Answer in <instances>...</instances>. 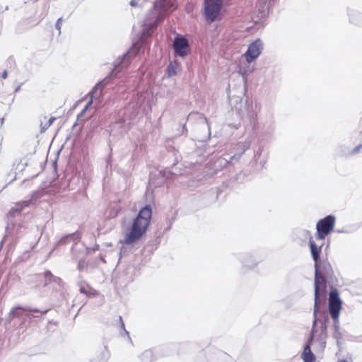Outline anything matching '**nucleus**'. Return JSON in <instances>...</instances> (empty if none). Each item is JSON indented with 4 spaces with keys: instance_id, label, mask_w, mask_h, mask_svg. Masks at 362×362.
<instances>
[{
    "instance_id": "nucleus-24",
    "label": "nucleus",
    "mask_w": 362,
    "mask_h": 362,
    "mask_svg": "<svg viewBox=\"0 0 362 362\" xmlns=\"http://www.w3.org/2000/svg\"><path fill=\"white\" fill-rule=\"evenodd\" d=\"M131 5L134 6H136V3L134 2V1H131Z\"/></svg>"
},
{
    "instance_id": "nucleus-16",
    "label": "nucleus",
    "mask_w": 362,
    "mask_h": 362,
    "mask_svg": "<svg viewBox=\"0 0 362 362\" xmlns=\"http://www.w3.org/2000/svg\"><path fill=\"white\" fill-rule=\"evenodd\" d=\"M177 64L173 63H170L168 67V72L169 76L175 75L177 73Z\"/></svg>"
},
{
    "instance_id": "nucleus-20",
    "label": "nucleus",
    "mask_w": 362,
    "mask_h": 362,
    "mask_svg": "<svg viewBox=\"0 0 362 362\" xmlns=\"http://www.w3.org/2000/svg\"><path fill=\"white\" fill-rule=\"evenodd\" d=\"M193 8H194V5L192 4H189L186 6V9L187 10L188 12L192 11Z\"/></svg>"
},
{
    "instance_id": "nucleus-4",
    "label": "nucleus",
    "mask_w": 362,
    "mask_h": 362,
    "mask_svg": "<svg viewBox=\"0 0 362 362\" xmlns=\"http://www.w3.org/2000/svg\"><path fill=\"white\" fill-rule=\"evenodd\" d=\"M223 0H205L204 14L206 20L214 22L220 13Z\"/></svg>"
},
{
    "instance_id": "nucleus-7",
    "label": "nucleus",
    "mask_w": 362,
    "mask_h": 362,
    "mask_svg": "<svg viewBox=\"0 0 362 362\" xmlns=\"http://www.w3.org/2000/svg\"><path fill=\"white\" fill-rule=\"evenodd\" d=\"M317 320L315 319L313 325V328L310 334V337L308 340L306 345L304 347V349L301 354V358L304 362H315L316 361V357L315 354L312 352L310 346L314 340L316 333H317Z\"/></svg>"
},
{
    "instance_id": "nucleus-23",
    "label": "nucleus",
    "mask_w": 362,
    "mask_h": 362,
    "mask_svg": "<svg viewBox=\"0 0 362 362\" xmlns=\"http://www.w3.org/2000/svg\"><path fill=\"white\" fill-rule=\"evenodd\" d=\"M78 269L79 270H81H81H83V264H81V262H80V263L78 264Z\"/></svg>"
},
{
    "instance_id": "nucleus-22",
    "label": "nucleus",
    "mask_w": 362,
    "mask_h": 362,
    "mask_svg": "<svg viewBox=\"0 0 362 362\" xmlns=\"http://www.w3.org/2000/svg\"><path fill=\"white\" fill-rule=\"evenodd\" d=\"M1 78H7V71H4L2 74H1Z\"/></svg>"
},
{
    "instance_id": "nucleus-18",
    "label": "nucleus",
    "mask_w": 362,
    "mask_h": 362,
    "mask_svg": "<svg viewBox=\"0 0 362 362\" xmlns=\"http://www.w3.org/2000/svg\"><path fill=\"white\" fill-rule=\"evenodd\" d=\"M143 356L144 358H148V356L151 357V358H153V352L151 350H146L144 352L143 354Z\"/></svg>"
},
{
    "instance_id": "nucleus-21",
    "label": "nucleus",
    "mask_w": 362,
    "mask_h": 362,
    "mask_svg": "<svg viewBox=\"0 0 362 362\" xmlns=\"http://www.w3.org/2000/svg\"><path fill=\"white\" fill-rule=\"evenodd\" d=\"M91 103H92V102L90 101V102H89V103L86 105L85 108H84V109L83 110V111L81 112V114H80V115H79V116L82 115H83V114L86 111V110L88 108V106L91 104Z\"/></svg>"
},
{
    "instance_id": "nucleus-10",
    "label": "nucleus",
    "mask_w": 362,
    "mask_h": 362,
    "mask_svg": "<svg viewBox=\"0 0 362 362\" xmlns=\"http://www.w3.org/2000/svg\"><path fill=\"white\" fill-rule=\"evenodd\" d=\"M44 275L45 279V286L52 283H55L59 285L62 284V279L58 276H55L54 275H53V274L49 270H46L44 273Z\"/></svg>"
},
{
    "instance_id": "nucleus-1",
    "label": "nucleus",
    "mask_w": 362,
    "mask_h": 362,
    "mask_svg": "<svg viewBox=\"0 0 362 362\" xmlns=\"http://www.w3.org/2000/svg\"><path fill=\"white\" fill-rule=\"evenodd\" d=\"M309 245L312 257L315 262V305L314 315L316 317L319 312L320 298L326 296L327 282H333L337 280L331 264L327 259H320V255L322 252V245H317L313 238L309 239Z\"/></svg>"
},
{
    "instance_id": "nucleus-2",
    "label": "nucleus",
    "mask_w": 362,
    "mask_h": 362,
    "mask_svg": "<svg viewBox=\"0 0 362 362\" xmlns=\"http://www.w3.org/2000/svg\"><path fill=\"white\" fill-rule=\"evenodd\" d=\"M152 216L150 205L142 208L134 219L131 230L125 234L124 243L129 245L135 243L146 233Z\"/></svg>"
},
{
    "instance_id": "nucleus-11",
    "label": "nucleus",
    "mask_w": 362,
    "mask_h": 362,
    "mask_svg": "<svg viewBox=\"0 0 362 362\" xmlns=\"http://www.w3.org/2000/svg\"><path fill=\"white\" fill-rule=\"evenodd\" d=\"M30 200L20 201L15 204V206L10 210L11 214L20 213L30 204Z\"/></svg>"
},
{
    "instance_id": "nucleus-8",
    "label": "nucleus",
    "mask_w": 362,
    "mask_h": 362,
    "mask_svg": "<svg viewBox=\"0 0 362 362\" xmlns=\"http://www.w3.org/2000/svg\"><path fill=\"white\" fill-rule=\"evenodd\" d=\"M173 49L175 54L180 57H185L189 53V43L186 38L177 37L175 39Z\"/></svg>"
},
{
    "instance_id": "nucleus-15",
    "label": "nucleus",
    "mask_w": 362,
    "mask_h": 362,
    "mask_svg": "<svg viewBox=\"0 0 362 362\" xmlns=\"http://www.w3.org/2000/svg\"><path fill=\"white\" fill-rule=\"evenodd\" d=\"M56 120V117H52L49 119V120L45 124H41L42 132H45L46 129H47Z\"/></svg>"
},
{
    "instance_id": "nucleus-25",
    "label": "nucleus",
    "mask_w": 362,
    "mask_h": 362,
    "mask_svg": "<svg viewBox=\"0 0 362 362\" xmlns=\"http://www.w3.org/2000/svg\"><path fill=\"white\" fill-rule=\"evenodd\" d=\"M338 362H348L346 359H342L339 361Z\"/></svg>"
},
{
    "instance_id": "nucleus-3",
    "label": "nucleus",
    "mask_w": 362,
    "mask_h": 362,
    "mask_svg": "<svg viewBox=\"0 0 362 362\" xmlns=\"http://www.w3.org/2000/svg\"><path fill=\"white\" fill-rule=\"evenodd\" d=\"M336 218L332 215H329L320 219L316 224L315 237L317 240H325L326 236L331 233L334 228Z\"/></svg>"
},
{
    "instance_id": "nucleus-6",
    "label": "nucleus",
    "mask_w": 362,
    "mask_h": 362,
    "mask_svg": "<svg viewBox=\"0 0 362 362\" xmlns=\"http://www.w3.org/2000/svg\"><path fill=\"white\" fill-rule=\"evenodd\" d=\"M263 49V44L261 40L257 39L250 43L248 46L247 50L243 55L245 61L250 64L255 61L261 54Z\"/></svg>"
},
{
    "instance_id": "nucleus-12",
    "label": "nucleus",
    "mask_w": 362,
    "mask_h": 362,
    "mask_svg": "<svg viewBox=\"0 0 362 362\" xmlns=\"http://www.w3.org/2000/svg\"><path fill=\"white\" fill-rule=\"evenodd\" d=\"M28 311L27 308H23L21 307H15L10 312V316L12 318L20 317L23 315V312Z\"/></svg>"
},
{
    "instance_id": "nucleus-26",
    "label": "nucleus",
    "mask_w": 362,
    "mask_h": 362,
    "mask_svg": "<svg viewBox=\"0 0 362 362\" xmlns=\"http://www.w3.org/2000/svg\"><path fill=\"white\" fill-rule=\"evenodd\" d=\"M117 214H118V211H117V212L115 213V214L113 216V217L117 216Z\"/></svg>"
},
{
    "instance_id": "nucleus-17",
    "label": "nucleus",
    "mask_w": 362,
    "mask_h": 362,
    "mask_svg": "<svg viewBox=\"0 0 362 362\" xmlns=\"http://www.w3.org/2000/svg\"><path fill=\"white\" fill-rule=\"evenodd\" d=\"M239 73L243 75V76H246L247 75V74L249 72H250V70L249 69H247L244 67H242V66H239V70H238Z\"/></svg>"
},
{
    "instance_id": "nucleus-14",
    "label": "nucleus",
    "mask_w": 362,
    "mask_h": 362,
    "mask_svg": "<svg viewBox=\"0 0 362 362\" xmlns=\"http://www.w3.org/2000/svg\"><path fill=\"white\" fill-rule=\"evenodd\" d=\"M319 339L322 341L325 340L327 337V325L325 322H322L320 325V333Z\"/></svg>"
},
{
    "instance_id": "nucleus-19",
    "label": "nucleus",
    "mask_w": 362,
    "mask_h": 362,
    "mask_svg": "<svg viewBox=\"0 0 362 362\" xmlns=\"http://www.w3.org/2000/svg\"><path fill=\"white\" fill-rule=\"evenodd\" d=\"M61 26H62V19L61 18H59L56 23V27L57 28V30L60 32V30H61Z\"/></svg>"
},
{
    "instance_id": "nucleus-5",
    "label": "nucleus",
    "mask_w": 362,
    "mask_h": 362,
    "mask_svg": "<svg viewBox=\"0 0 362 362\" xmlns=\"http://www.w3.org/2000/svg\"><path fill=\"white\" fill-rule=\"evenodd\" d=\"M341 308L342 302L339 298V293L337 289H333L329 296V311L335 322L339 319Z\"/></svg>"
},
{
    "instance_id": "nucleus-13",
    "label": "nucleus",
    "mask_w": 362,
    "mask_h": 362,
    "mask_svg": "<svg viewBox=\"0 0 362 362\" xmlns=\"http://www.w3.org/2000/svg\"><path fill=\"white\" fill-rule=\"evenodd\" d=\"M81 293H83L88 297H93L98 295V291L89 287H81L80 288Z\"/></svg>"
},
{
    "instance_id": "nucleus-9",
    "label": "nucleus",
    "mask_w": 362,
    "mask_h": 362,
    "mask_svg": "<svg viewBox=\"0 0 362 362\" xmlns=\"http://www.w3.org/2000/svg\"><path fill=\"white\" fill-rule=\"evenodd\" d=\"M177 7L175 2L173 0H159L156 1L154 8L160 10V11L165 13L172 11Z\"/></svg>"
}]
</instances>
